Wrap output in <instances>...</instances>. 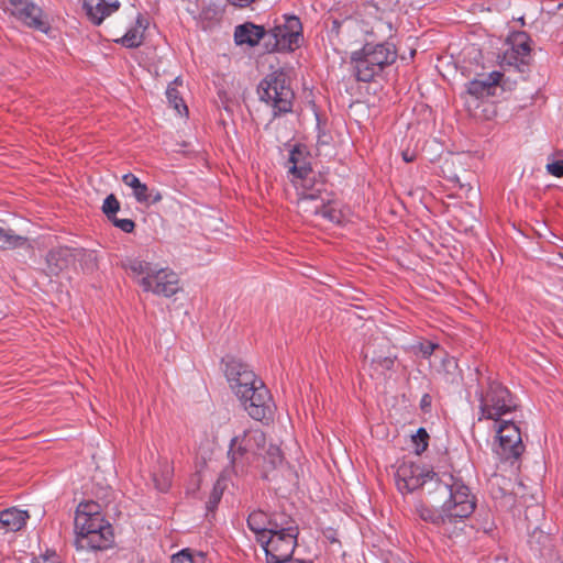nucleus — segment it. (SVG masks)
Here are the masks:
<instances>
[{
  "instance_id": "f257e3e1",
  "label": "nucleus",
  "mask_w": 563,
  "mask_h": 563,
  "mask_svg": "<svg viewBox=\"0 0 563 563\" xmlns=\"http://www.w3.org/2000/svg\"><path fill=\"white\" fill-rule=\"evenodd\" d=\"M396 485L401 494L421 488L432 506L422 501L415 505L416 515L431 523L438 532L453 539L465 527V520L474 512L475 496L467 485L452 474L439 476L411 462L401 463L396 471Z\"/></svg>"
},
{
  "instance_id": "f03ea898",
  "label": "nucleus",
  "mask_w": 563,
  "mask_h": 563,
  "mask_svg": "<svg viewBox=\"0 0 563 563\" xmlns=\"http://www.w3.org/2000/svg\"><path fill=\"white\" fill-rule=\"evenodd\" d=\"M225 375L230 387L252 419L256 421L273 419L275 405L269 390L249 365L235 360L230 361L225 366Z\"/></svg>"
},
{
  "instance_id": "7ed1b4c3",
  "label": "nucleus",
  "mask_w": 563,
  "mask_h": 563,
  "mask_svg": "<svg viewBox=\"0 0 563 563\" xmlns=\"http://www.w3.org/2000/svg\"><path fill=\"white\" fill-rule=\"evenodd\" d=\"M122 266L133 276L140 277L139 284L144 291L172 297L180 289L178 275L174 271L159 267L141 256L128 257Z\"/></svg>"
},
{
  "instance_id": "20e7f679",
  "label": "nucleus",
  "mask_w": 563,
  "mask_h": 563,
  "mask_svg": "<svg viewBox=\"0 0 563 563\" xmlns=\"http://www.w3.org/2000/svg\"><path fill=\"white\" fill-rule=\"evenodd\" d=\"M275 529L257 541L264 550L266 563H287L297 547L298 526L291 517L279 523Z\"/></svg>"
},
{
  "instance_id": "39448f33",
  "label": "nucleus",
  "mask_w": 563,
  "mask_h": 563,
  "mask_svg": "<svg viewBox=\"0 0 563 563\" xmlns=\"http://www.w3.org/2000/svg\"><path fill=\"white\" fill-rule=\"evenodd\" d=\"M265 450V433L258 428H250L231 439L228 455L238 472L257 465Z\"/></svg>"
},
{
  "instance_id": "423d86ee",
  "label": "nucleus",
  "mask_w": 563,
  "mask_h": 563,
  "mask_svg": "<svg viewBox=\"0 0 563 563\" xmlns=\"http://www.w3.org/2000/svg\"><path fill=\"white\" fill-rule=\"evenodd\" d=\"M479 400V420L494 422L504 420L516 410L517 404L510 391L496 380L488 383L487 389L477 393Z\"/></svg>"
},
{
  "instance_id": "0eeeda50",
  "label": "nucleus",
  "mask_w": 563,
  "mask_h": 563,
  "mask_svg": "<svg viewBox=\"0 0 563 563\" xmlns=\"http://www.w3.org/2000/svg\"><path fill=\"white\" fill-rule=\"evenodd\" d=\"M496 433L493 451L500 461L515 462L522 454L525 446L522 443L519 427L512 419H504L494 422Z\"/></svg>"
},
{
  "instance_id": "6e6552de",
  "label": "nucleus",
  "mask_w": 563,
  "mask_h": 563,
  "mask_svg": "<svg viewBox=\"0 0 563 563\" xmlns=\"http://www.w3.org/2000/svg\"><path fill=\"white\" fill-rule=\"evenodd\" d=\"M258 95L262 101L272 106L275 115L291 110L294 93L286 85L285 75L282 73L266 76L258 85Z\"/></svg>"
},
{
  "instance_id": "1a4fd4ad",
  "label": "nucleus",
  "mask_w": 563,
  "mask_h": 563,
  "mask_svg": "<svg viewBox=\"0 0 563 563\" xmlns=\"http://www.w3.org/2000/svg\"><path fill=\"white\" fill-rule=\"evenodd\" d=\"M302 26L299 18L284 16V22L266 32L265 46L269 51H294L299 46Z\"/></svg>"
},
{
  "instance_id": "9d476101",
  "label": "nucleus",
  "mask_w": 563,
  "mask_h": 563,
  "mask_svg": "<svg viewBox=\"0 0 563 563\" xmlns=\"http://www.w3.org/2000/svg\"><path fill=\"white\" fill-rule=\"evenodd\" d=\"M300 152L296 148L290 152L288 175L292 186L296 189L297 197H301V191L316 192L321 195L323 184L316 181L314 173L307 164H299L298 156Z\"/></svg>"
},
{
  "instance_id": "9b49d317",
  "label": "nucleus",
  "mask_w": 563,
  "mask_h": 563,
  "mask_svg": "<svg viewBox=\"0 0 563 563\" xmlns=\"http://www.w3.org/2000/svg\"><path fill=\"white\" fill-rule=\"evenodd\" d=\"M106 527H111V525L104 520L98 503L87 500L77 506L75 514L76 536H79V532L86 534L88 531H101Z\"/></svg>"
},
{
  "instance_id": "f8f14e48",
  "label": "nucleus",
  "mask_w": 563,
  "mask_h": 563,
  "mask_svg": "<svg viewBox=\"0 0 563 563\" xmlns=\"http://www.w3.org/2000/svg\"><path fill=\"white\" fill-rule=\"evenodd\" d=\"M530 51L527 34L523 32L516 33L509 38L508 47L503 53L501 63L521 70V67L529 63Z\"/></svg>"
},
{
  "instance_id": "ddd939ff",
  "label": "nucleus",
  "mask_w": 563,
  "mask_h": 563,
  "mask_svg": "<svg viewBox=\"0 0 563 563\" xmlns=\"http://www.w3.org/2000/svg\"><path fill=\"white\" fill-rule=\"evenodd\" d=\"M114 534L112 527H106L101 531L79 532L75 537L74 544L78 551H103L112 547Z\"/></svg>"
},
{
  "instance_id": "4468645a",
  "label": "nucleus",
  "mask_w": 563,
  "mask_h": 563,
  "mask_svg": "<svg viewBox=\"0 0 563 563\" xmlns=\"http://www.w3.org/2000/svg\"><path fill=\"white\" fill-rule=\"evenodd\" d=\"M288 517L290 516L285 512L267 514L261 509H257L253 510L249 515L247 527L255 533L256 541H260V538H264L275 529V522L279 523L280 521H285Z\"/></svg>"
},
{
  "instance_id": "2eb2a0df",
  "label": "nucleus",
  "mask_w": 563,
  "mask_h": 563,
  "mask_svg": "<svg viewBox=\"0 0 563 563\" xmlns=\"http://www.w3.org/2000/svg\"><path fill=\"white\" fill-rule=\"evenodd\" d=\"M120 5L119 0H82L86 15L95 25H100L108 16L117 12Z\"/></svg>"
},
{
  "instance_id": "dca6fc26",
  "label": "nucleus",
  "mask_w": 563,
  "mask_h": 563,
  "mask_svg": "<svg viewBox=\"0 0 563 563\" xmlns=\"http://www.w3.org/2000/svg\"><path fill=\"white\" fill-rule=\"evenodd\" d=\"M122 183L132 189V196L139 203L154 205L163 199L158 190L150 189L146 184L142 183L139 177L132 173L122 176Z\"/></svg>"
},
{
  "instance_id": "f3484780",
  "label": "nucleus",
  "mask_w": 563,
  "mask_h": 563,
  "mask_svg": "<svg viewBox=\"0 0 563 563\" xmlns=\"http://www.w3.org/2000/svg\"><path fill=\"white\" fill-rule=\"evenodd\" d=\"M12 14L29 26L42 30L41 9L30 0H9Z\"/></svg>"
},
{
  "instance_id": "a211bd4d",
  "label": "nucleus",
  "mask_w": 563,
  "mask_h": 563,
  "mask_svg": "<svg viewBox=\"0 0 563 563\" xmlns=\"http://www.w3.org/2000/svg\"><path fill=\"white\" fill-rule=\"evenodd\" d=\"M351 63L358 81L369 82L382 73L377 64H375L369 56L365 55L363 47L351 54Z\"/></svg>"
},
{
  "instance_id": "6ab92c4d",
  "label": "nucleus",
  "mask_w": 563,
  "mask_h": 563,
  "mask_svg": "<svg viewBox=\"0 0 563 563\" xmlns=\"http://www.w3.org/2000/svg\"><path fill=\"white\" fill-rule=\"evenodd\" d=\"M363 48L365 55L369 56L379 70L383 71L385 67L391 65L397 59V49L394 44L385 43H366Z\"/></svg>"
},
{
  "instance_id": "aec40b11",
  "label": "nucleus",
  "mask_w": 563,
  "mask_h": 563,
  "mask_svg": "<svg viewBox=\"0 0 563 563\" xmlns=\"http://www.w3.org/2000/svg\"><path fill=\"white\" fill-rule=\"evenodd\" d=\"M500 79V73L492 71L488 75L475 78L467 82L466 91L476 99L488 97L494 93L493 90L499 84Z\"/></svg>"
},
{
  "instance_id": "412c9836",
  "label": "nucleus",
  "mask_w": 563,
  "mask_h": 563,
  "mask_svg": "<svg viewBox=\"0 0 563 563\" xmlns=\"http://www.w3.org/2000/svg\"><path fill=\"white\" fill-rule=\"evenodd\" d=\"M262 38L266 42V31L263 26L245 23L235 27L234 40L238 45L254 46Z\"/></svg>"
},
{
  "instance_id": "4be33fe9",
  "label": "nucleus",
  "mask_w": 563,
  "mask_h": 563,
  "mask_svg": "<svg viewBox=\"0 0 563 563\" xmlns=\"http://www.w3.org/2000/svg\"><path fill=\"white\" fill-rule=\"evenodd\" d=\"M147 25V20L143 15L137 14L134 25L129 27L124 35L115 40V42L128 48L139 47L144 40V32Z\"/></svg>"
},
{
  "instance_id": "5701e85b",
  "label": "nucleus",
  "mask_w": 563,
  "mask_h": 563,
  "mask_svg": "<svg viewBox=\"0 0 563 563\" xmlns=\"http://www.w3.org/2000/svg\"><path fill=\"white\" fill-rule=\"evenodd\" d=\"M0 518L2 530L19 531L25 526L26 520L29 519V514L25 510L12 507L0 511Z\"/></svg>"
},
{
  "instance_id": "b1692460",
  "label": "nucleus",
  "mask_w": 563,
  "mask_h": 563,
  "mask_svg": "<svg viewBox=\"0 0 563 563\" xmlns=\"http://www.w3.org/2000/svg\"><path fill=\"white\" fill-rule=\"evenodd\" d=\"M301 197H297V205L299 210L306 214L319 216L322 207L323 197L313 192L301 191Z\"/></svg>"
},
{
  "instance_id": "393cba45",
  "label": "nucleus",
  "mask_w": 563,
  "mask_h": 563,
  "mask_svg": "<svg viewBox=\"0 0 563 563\" xmlns=\"http://www.w3.org/2000/svg\"><path fill=\"white\" fill-rule=\"evenodd\" d=\"M183 82L179 78H176L175 80H173L168 86H167V89H166V98L168 100V103L179 113L181 114L183 112L187 113L188 112V108L186 106V103L184 102V99L180 95V91H179V86H181Z\"/></svg>"
},
{
  "instance_id": "a878e982",
  "label": "nucleus",
  "mask_w": 563,
  "mask_h": 563,
  "mask_svg": "<svg viewBox=\"0 0 563 563\" xmlns=\"http://www.w3.org/2000/svg\"><path fill=\"white\" fill-rule=\"evenodd\" d=\"M319 216L334 224L343 223L345 218L344 213L334 205L327 202L325 198H323Z\"/></svg>"
},
{
  "instance_id": "bb28decb",
  "label": "nucleus",
  "mask_w": 563,
  "mask_h": 563,
  "mask_svg": "<svg viewBox=\"0 0 563 563\" xmlns=\"http://www.w3.org/2000/svg\"><path fill=\"white\" fill-rule=\"evenodd\" d=\"M26 242L24 236L13 233L12 230L0 228V249L8 250L22 246Z\"/></svg>"
},
{
  "instance_id": "cd10ccee",
  "label": "nucleus",
  "mask_w": 563,
  "mask_h": 563,
  "mask_svg": "<svg viewBox=\"0 0 563 563\" xmlns=\"http://www.w3.org/2000/svg\"><path fill=\"white\" fill-rule=\"evenodd\" d=\"M261 460L268 463L273 467L277 466L283 461L280 449L275 444H265V450L263 455H261Z\"/></svg>"
},
{
  "instance_id": "c85d7f7f",
  "label": "nucleus",
  "mask_w": 563,
  "mask_h": 563,
  "mask_svg": "<svg viewBox=\"0 0 563 563\" xmlns=\"http://www.w3.org/2000/svg\"><path fill=\"white\" fill-rule=\"evenodd\" d=\"M153 479L155 482V486L159 492H166L172 482V470L169 465L166 463L162 468V474L158 477L157 474H154Z\"/></svg>"
},
{
  "instance_id": "c756f323",
  "label": "nucleus",
  "mask_w": 563,
  "mask_h": 563,
  "mask_svg": "<svg viewBox=\"0 0 563 563\" xmlns=\"http://www.w3.org/2000/svg\"><path fill=\"white\" fill-rule=\"evenodd\" d=\"M120 209V203L118 199L114 197V195H109L104 200L102 205V211L108 217L109 220L113 219L115 217V213Z\"/></svg>"
},
{
  "instance_id": "7c9ffc66",
  "label": "nucleus",
  "mask_w": 563,
  "mask_h": 563,
  "mask_svg": "<svg viewBox=\"0 0 563 563\" xmlns=\"http://www.w3.org/2000/svg\"><path fill=\"white\" fill-rule=\"evenodd\" d=\"M114 227L119 228L121 231L125 233H131L135 224L131 219H119L117 217H113V219L110 220Z\"/></svg>"
},
{
  "instance_id": "2f4dec72",
  "label": "nucleus",
  "mask_w": 563,
  "mask_h": 563,
  "mask_svg": "<svg viewBox=\"0 0 563 563\" xmlns=\"http://www.w3.org/2000/svg\"><path fill=\"white\" fill-rule=\"evenodd\" d=\"M34 563H60V560L55 551L47 550L45 553L34 558Z\"/></svg>"
},
{
  "instance_id": "473e14b6",
  "label": "nucleus",
  "mask_w": 563,
  "mask_h": 563,
  "mask_svg": "<svg viewBox=\"0 0 563 563\" xmlns=\"http://www.w3.org/2000/svg\"><path fill=\"white\" fill-rule=\"evenodd\" d=\"M394 363H395V360L391 356H384V357L379 356V357L373 360V364H376L377 366L382 367L385 371L391 369L394 366Z\"/></svg>"
},
{
  "instance_id": "72a5a7b5",
  "label": "nucleus",
  "mask_w": 563,
  "mask_h": 563,
  "mask_svg": "<svg viewBox=\"0 0 563 563\" xmlns=\"http://www.w3.org/2000/svg\"><path fill=\"white\" fill-rule=\"evenodd\" d=\"M172 563H194L188 550H181L172 556Z\"/></svg>"
},
{
  "instance_id": "f704fd0d",
  "label": "nucleus",
  "mask_w": 563,
  "mask_h": 563,
  "mask_svg": "<svg viewBox=\"0 0 563 563\" xmlns=\"http://www.w3.org/2000/svg\"><path fill=\"white\" fill-rule=\"evenodd\" d=\"M439 345L437 343H433V342H424V343H420L419 344V352L420 354L424 357V358H428L429 356L432 355V353L434 352V350L438 347Z\"/></svg>"
},
{
  "instance_id": "c9c22d12",
  "label": "nucleus",
  "mask_w": 563,
  "mask_h": 563,
  "mask_svg": "<svg viewBox=\"0 0 563 563\" xmlns=\"http://www.w3.org/2000/svg\"><path fill=\"white\" fill-rule=\"evenodd\" d=\"M547 170L555 177H562L563 176V161H555L553 163L548 164Z\"/></svg>"
},
{
  "instance_id": "e433bc0d",
  "label": "nucleus",
  "mask_w": 563,
  "mask_h": 563,
  "mask_svg": "<svg viewBox=\"0 0 563 563\" xmlns=\"http://www.w3.org/2000/svg\"><path fill=\"white\" fill-rule=\"evenodd\" d=\"M415 440L419 439V441L422 442V448L421 450H426L428 443H427V439H428V433L426 431V429L423 428H420L418 431H417V434L413 437Z\"/></svg>"
},
{
  "instance_id": "4c0bfd02",
  "label": "nucleus",
  "mask_w": 563,
  "mask_h": 563,
  "mask_svg": "<svg viewBox=\"0 0 563 563\" xmlns=\"http://www.w3.org/2000/svg\"><path fill=\"white\" fill-rule=\"evenodd\" d=\"M221 493H219L216 488L213 489L210 499L208 501V508H214L217 507L218 503L220 501Z\"/></svg>"
},
{
  "instance_id": "58836bf2",
  "label": "nucleus",
  "mask_w": 563,
  "mask_h": 563,
  "mask_svg": "<svg viewBox=\"0 0 563 563\" xmlns=\"http://www.w3.org/2000/svg\"><path fill=\"white\" fill-rule=\"evenodd\" d=\"M232 5L239 7V8H245L250 5L251 3L255 2L256 0H228Z\"/></svg>"
},
{
  "instance_id": "ea45409f",
  "label": "nucleus",
  "mask_w": 563,
  "mask_h": 563,
  "mask_svg": "<svg viewBox=\"0 0 563 563\" xmlns=\"http://www.w3.org/2000/svg\"><path fill=\"white\" fill-rule=\"evenodd\" d=\"M421 408L426 410L427 407L431 405V397L428 394H424L421 398Z\"/></svg>"
},
{
  "instance_id": "a19ab883",
  "label": "nucleus",
  "mask_w": 563,
  "mask_h": 563,
  "mask_svg": "<svg viewBox=\"0 0 563 563\" xmlns=\"http://www.w3.org/2000/svg\"><path fill=\"white\" fill-rule=\"evenodd\" d=\"M402 158L405 162L410 163L415 159V155L412 153H409L408 151L402 152Z\"/></svg>"
},
{
  "instance_id": "79ce46f5",
  "label": "nucleus",
  "mask_w": 563,
  "mask_h": 563,
  "mask_svg": "<svg viewBox=\"0 0 563 563\" xmlns=\"http://www.w3.org/2000/svg\"><path fill=\"white\" fill-rule=\"evenodd\" d=\"M58 254L59 253L57 251H51L47 255V262L52 263L53 261H55Z\"/></svg>"
},
{
  "instance_id": "37998d69",
  "label": "nucleus",
  "mask_w": 563,
  "mask_h": 563,
  "mask_svg": "<svg viewBox=\"0 0 563 563\" xmlns=\"http://www.w3.org/2000/svg\"><path fill=\"white\" fill-rule=\"evenodd\" d=\"M290 563H312L311 561L294 560Z\"/></svg>"
},
{
  "instance_id": "c03bdc74",
  "label": "nucleus",
  "mask_w": 563,
  "mask_h": 563,
  "mask_svg": "<svg viewBox=\"0 0 563 563\" xmlns=\"http://www.w3.org/2000/svg\"><path fill=\"white\" fill-rule=\"evenodd\" d=\"M340 25H341V24H340L338 21H334V22H333V26H334V27H339Z\"/></svg>"
},
{
  "instance_id": "a18cd8bd",
  "label": "nucleus",
  "mask_w": 563,
  "mask_h": 563,
  "mask_svg": "<svg viewBox=\"0 0 563 563\" xmlns=\"http://www.w3.org/2000/svg\"><path fill=\"white\" fill-rule=\"evenodd\" d=\"M559 563H563V561L559 562Z\"/></svg>"
}]
</instances>
